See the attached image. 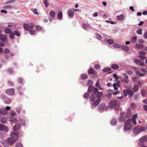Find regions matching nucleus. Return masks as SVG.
<instances>
[{
    "mask_svg": "<svg viewBox=\"0 0 147 147\" xmlns=\"http://www.w3.org/2000/svg\"><path fill=\"white\" fill-rule=\"evenodd\" d=\"M56 14V13L53 10L49 12L50 16L53 18L55 17Z\"/></svg>",
    "mask_w": 147,
    "mask_h": 147,
    "instance_id": "a878e982",
    "label": "nucleus"
},
{
    "mask_svg": "<svg viewBox=\"0 0 147 147\" xmlns=\"http://www.w3.org/2000/svg\"><path fill=\"white\" fill-rule=\"evenodd\" d=\"M10 114L11 116H15L16 115V113L15 111H11L10 113Z\"/></svg>",
    "mask_w": 147,
    "mask_h": 147,
    "instance_id": "864d4df0",
    "label": "nucleus"
},
{
    "mask_svg": "<svg viewBox=\"0 0 147 147\" xmlns=\"http://www.w3.org/2000/svg\"><path fill=\"white\" fill-rule=\"evenodd\" d=\"M121 48L123 50L127 51L129 50V48L126 45H123L121 46Z\"/></svg>",
    "mask_w": 147,
    "mask_h": 147,
    "instance_id": "bb28decb",
    "label": "nucleus"
},
{
    "mask_svg": "<svg viewBox=\"0 0 147 147\" xmlns=\"http://www.w3.org/2000/svg\"><path fill=\"white\" fill-rule=\"evenodd\" d=\"M113 91L112 90L109 89L107 91V95L106 96L108 98H110L111 96V93H112Z\"/></svg>",
    "mask_w": 147,
    "mask_h": 147,
    "instance_id": "4468645a",
    "label": "nucleus"
},
{
    "mask_svg": "<svg viewBox=\"0 0 147 147\" xmlns=\"http://www.w3.org/2000/svg\"><path fill=\"white\" fill-rule=\"evenodd\" d=\"M136 47L139 49H142L144 47L143 45L142 44H137L135 45Z\"/></svg>",
    "mask_w": 147,
    "mask_h": 147,
    "instance_id": "ea45409f",
    "label": "nucleus"
},
{
    "mask_svg": "<svg viewBox=\"0 0 147 147\" xmlns=\"http://www.w3.org/2000/svg\"><path fill=\"white\" fill-rule=\"evenodd\" d=\"M93 88V86H89L88 89V92H91L92 91Z\"/></svg>",
    "mask_w": 147,
    "mask_h": 147,
    "instance_id": "3c124183",
    "label": "nucleus"
},
{
    "mask_svg": "<svg viewBox=\"0 0 147 147\" xmlns=\"http://www.w3.org/2000/svg\"><path fill=\"white\" fill-rule=\"evenodd\" d=\"M1 143L3 146L5 147H8V145L5 140H3L1 141Z\"/></svg>",
    "mask_w": 147,
    "mask_h": 147,
    "instance_id": "473e14b6",
    "label": "nucleus"
},
{
    "mask_svg": "<svg viewBox=\"0 0 147 147\" xmlns=\"http://www.w3.org/2000/svg\"><path fill=\"white\" fill-rule=\"evenodd\" d=\"M106 107V105L104 104H101L98 107V109L100 112H101Z\"/></svg>",
    "mask_w": 147,
    "mask_h": 147,
    "instance_id": "9b49d317",
    "label": "nucleus"
},
{
    "mask_svg": "<svg viewBox=\"0 0 147 147\" xmlns=\"http://www.w3.org/2000/svg\"><path fill=\"white\" fill-rule=\"evenodd\" d=\"M7 140L10 145H12L15 142V140H14L11 137L8 138L7 139Z\"/></svg>",
    "mask_w": 147,
    "mask_h": 147,
    "instance_id": "f3484780",
    "label": "nucleus"
},
{
    "mask_svg": "<svg viewBox=\"0 0 147 147\" xmlns=\"http://www.w3.org/2000/svg\"><path fill=\"white\" fill-rule=\"evenodd\" d=\"M138 115L137 114H136L134 115L132 117V121L133 123L136 125V119L137 118Z\"/></svg>",
    "mask_w": 147,
    "mask_h": 147,
    "instance_id": "1a4fd4ad",
    "label": "nucleus"
},
{
    "mask_svg": "<svg viewBox=\"0 0 147 147\" xmlns=\"http://www.w3.org/2000/svg\"><path fill=\"white\" fill-rule=\"evenodd\" d=\"M117 120L115 119H113L110 122L111 125H115L117 123Z\"/></svg>",
    "mask_w": 147,
    "mask_h": 147,
    "instance_id": "cd10ccee",
    "label": "nucleus"
},
{
    "mask_svg": "<svg viewBox=\"0 0 147 147\" xmlns=\"http://www.w3.org/2000/svg\"><path fill=\"white\" fill-rule=\"evenodd\" d=\"M7 121V119L5 117L2 118L1 119V122L3 124L5 123H6Z\"/></svg>",
    "mask_w": 147,
    "mask_h": 147,
    "instance_id": "e433bc0d",
    "label": "nucleus"
},
{
    "mask_svg": "<svg viewBox=\"0 0 147 147\" xmlns=\"http://www.w3.org/2000/svg\"><path fill=\"white\" fill-rule=\"evenodd\" d=\"M36 29L35 27H33L32 28H31L30 29L29 33L31 35L35 34L36 32Z\"/></svg>",
    "mask_w": 147,
    "mask_h": 147,
    "instance_id": "9d476101",
    "label": "nucleus"
},
{
    "mask_svg": "<svg viewBox=\"0 0 147 147\" xmlns=\"http://www.w3.org/2000/svg\"><path fill=\"white\" fill-rule=\"evenodd\" d=\"M14 37V33L13 32H11L9 34V37L11 39H13Z\"/></svg>",
    "mask_w": 147,
    "mask_h": 147,
    "instance_id": "bf43d9fd",
    "label": "nucleus"
},
{
    "mask_svg": "<svg viewBox=\"0 0 147 147\" xmlns=\"http://www.w3.org/2000/svg\"><path fill=\"white\" fill-rule=\"evenodd\" d=\"M7 39V36L5 35L2 34H0V40L3 41L6 40Z\"/></svg>",
    "mask_w": 147,
    "mask_h": 147,
    "instance_id": "a211bd4d",
    "label": "nucleus"
},
{
    "mask_svg": "<svg viewBox=\"0 0 147 147\" xmlns=\"http://www.w3.org/2000/svg\"><path fill=\"white\" fill-rule=\"evenodd\" d=\"M134 62L136 64H138L140 63V61L139 59H134Z\"/></svg>",
    "mask_w": 147,
    "mask_h": 147,
    "instance_id": "5fc2aeb1",
    "label": "nucleus"
},
{
    "mask_svg": "<svg viewBox=\"0 0 147 147\" xmlns=\"http://www.w3.org/2000/svg\"><path fill=\"white\" fill-rule=\"evenodd\" d=\"M16 147H23V146L22 144L20 143H18L16 144Z\"/></svg>",
    "mask_w": 147,
    "mask_h": 147,
    "instance_id": "774afa93",
    "label": "nucleus"
},
{
    "mask_svg": "<svg viewBox=\"0 0 147 147\" xmlns=\"http://www.w3.org/2000/svg\"><path fill=\"white\" fill-rule=\"evenodd\" d=\"M82 26L83 28L86 30H87L90 28V25L88 23L83 24Z\"/></svg>",
    "mask_w": 147,
    "mask_h": 147,
    "instance_id": "2eb2a0df",
    "label": "nucleus"
},
{
    "mask_svg": "<svg viewBox=\"0 0 147 147\" xmlns=\"http://www.w3.org/2000/svg\"><path fill=\"white\" fill-rule=\"evenodd\" d=\"M34 27H35L36 30H38V31H41L42 29V27L40 26H35L34 25Z\"/></svg>",
    "mask_w": 147,
    "mask_h": 147,
    "instance_id": "c9c22d12",
    "label": "nucleus"
},
{
    "mask_svg": "<svg viewBox=\"0 0 147 147\" xmlns=\"http://www.w3.org/2000/svg\"><path fill=\"white\" fill-rule=\"evenodd\" d=\"M47 0H44L43 1L46 7H47L49 5V4L47 2Z\"/></svg>",
    "mask_w": 147,
    "mask_h": 147,
    "instance_id": "de8ad7c7",
    "label": "nucleus"
},
{
    "mask_svg": "<svg viewBox=\"0 0 147 147\" xmlns=\"http://www.w3.org/2000/svg\"><path fill=\"white\" fill-rule=\"evenodd\" d=\"M113 46L115 48H118L121 47V46L117 43H115L113 45Z\"/></svg>",
    "mask_w": 147,
    "mask_h": 147,
    "instance_id": "8fccbe9b",
    "label": "nucleus"
},
{
    "mask_svg": "<svg viewBox=\"0 0 147 147\" xmlns=\"http://www.w3.org/2000/svg\"><path fill=\"white\" fill-rule=\"evenodd\" d=\"M107 42L110 44H113L114 43V41L111 39H108L107 41Z\"/></svg>",
    "mask_w": 147,
    "mask_h": 147,
    "instance_id": "49530a36",
    "label": "nucleus"
},
{
    "mask_svg": "<svg viewBox=\"0 0 147 147\" xmlns=\"http://www.w3.org/2000/svg\"><path fill=\"white\" fill-rule=\"evenodd\" d=\"M8 113V112L4 109H0V114L3 115H6Z\"/></svg>",
    "mask_w": 147,
    "mask_h": 147,
    "instance_id": "f8f14e48",
    "label": "nucleus"
},
{
    "mask_svg": "<svg viewBox=\"0 0 147 147\" xmlns=\"http://www.w3.org/2000/svg\"><path fill=\"white\" fill-rule=\"evenodd\" d=\"M96 98V94H94V93H92L91 95L90 98V100L91 101H94Z\"/></svg>",
    "mask_w": 147,
    "mask_h": 147,
    "instance_id": "4be33fe9",
    "label": "nucleus"
},
{
    "mask_svg": "<svg viewBox=\"0 0 147 147\" xmlns=\"http://www.w3.org/2000/svg\"><path fill=\"white\" fill-rule=\"evenodd\" d=\"M137 38L136 37L134 36L132 37L131 40V42L133 43H135L136 42L137 40Z\"/></svg>",
    "mask_w": 147,
    "mask_h": 147,
    "instance_id": "c03bdc74",
    "label": "nucleus"
},
{
    "mask_svg": "<svg viewBox=\"0 0 147 147\" xmlns=\"http://www.w3.org/2000/svg\"><path fill=\"white\" fill-rule=\"evenodd\" d=\"M138 89L139 87L137 85H135L132 89L135 92H137L138 90Z\"/></svg>",
    "mask_w": 147,
    "mask_h": 147,
    "instance_id": "c756f323",
    "label": "nucleus"
},
{
    "mask_svg": "<svg viewBox=\"0 0 147 147\" xmlns=\"http://www.w3.org/2000/svg\"><path fill=\"white\" fill-rule=\"evenodd\" d=\"M129 90H123V94L125 96H126L128 94Z\"/></svg>",
    "mask_w": 147,
    "mask_h": 147,
    "instance_id": "72a5a7b5",
    "label": "nucleus"
},
{
    "mask_svg": "<svg viewBox=\"0 0 147 147\" xmlns=\"http://www.w3.org/2000/svg\"><path fill=\"white\" fill-rule=\"evenodd\" d=\"M131 113L130 111V110L129 109H128L127 110L125 116L127 117H129L131 115Z\"/></svg>",
    "mask_w": 147,
    "mask_h": 147,
    "instance_id": "4c0bfd02",
    "label": "nucleus"
},
{
    "mask_svg": "<svg viewBox=\"0 0 147 147\" xmlns=\"http://www.w3.org/2000/svg\"><path fill=\"white\" fill-rule=\"evenodd\" d=\"M111 68L114 69H117L119 68V66L116 64H113L111 66Z\"/></svg>",
    "mask_w": 147,
    "mask_h": 147,
    "instance_id": "b1692460",
    "label": "nucleus"
},
{
    "mask_svg": "<svg viewBox=\"0 0 147 147\" xmlns=\"http://www.w3.org/2000/svg\"><path fill=\"white\" fill-rule=\"evenodd\" d=\"M14 34L15 35L18 36H20V32L17 30H15L14 31Z\"/></svg>",
    "mask_w": 147,
    "mask_h": 147,
    "instance_id": "09e8293b",
    "label": "nucleus"
},
{
    "mask_svg": "<svg viewBox=\"0 0 147 147\" xmlns=\"http://www.w3.org/2000/svg\"><path fill=\"white\" fill-rule=\"evenodd\" d=\"M8 129L5 126L0 124V130L1 131H5L7 132L8 131Z\"/></svg>",
    "mask_w": 147,
    "mask_h": 147,
    "instance_id": "6e6552de",
    "label": "nucleus"
},
{
    "mask_svg": "<svg viewBox=\"0 0 147 147\" xmlns=\"http://www.w3.org/2000/svg\"><path fill=\"white\" fill-rule=\"evenodd\" d=\"M131 119H128L127 121H125V123H126V124H130V123L131 122Z\"/></svg>",
    "mask_w": 147,
    "mask_h": 147,
    "instance_id": "338daca9",
    "label": "nucleus"
},
{
    "mask_svg": "<svg viewBox=\"0 0 147 147\" xmlns=\"http://www.w3.org/2000/svg\"><path fill=\"white\" fill-rule=\"evenodd\" d=\"M84 97L86 98H89V94L87 93H86L85 94Z\"/></svg>",
    "mask_w": 147,
    "mask_h": 147,
    "instance_id": "69168bd1",
    "label": "nucleus"
},
{
    "mask_svg": "<svg viewBox=\"0 0 147 147\" xmlns=\"http://www.w3.org/2000/svg\"><path fill=\"white\" fill-rule=\"evenodd\" d=\"M132 125L130 124H125L124 126V131H128L130 130L132 127Z\"/></svg>",
    "mask_w": 147,
    "mask_h": 147,
    "instance_id": "20e7f679",
    "label": "nucleus"
},
{
    "mask_svg": "<svg viewBox=\"0 0 147 147\" xmlns=\"http://www.w3.org/2000/svg\"><path fill=\"white\" fill-rule=\"evenodd\" d=\"M145 129L144 127H136L134 128L133 133L135 134H138L142 131H144Z\"/></svg>",
    "mask_w": 147,
    "mask_h": 147,
    "instance_id": "f03ea898",
    "label": "nucleus"
},
{
    "mask_svg": "<svg viewBox=\"0 0 147 147\" xmlns=\"http://www.w3.org/2000/svg\"><path fill=\"white\" fill-rule=\"evenodd\" d=\"M20 128V126L18 123L13 128V130L15 131L19 129Z\"/></svg>",
    "mask_w": 147,
    "mask_h": 147,
    "instance_id": "c85d7f7f",
    "label": "nucleus"
},
{
    "mask_svg": "<svg viewBox=\"0 0 147 147\" xmlns=\"http://www.w3.org/2000/svg\"><path fill=\"white\" fill-rule=\"evenodd\" d=\"M125 120V117L124 116L121 115L119 118V121L122 122Z\"/></svg>",
    "mask_w": 147,
    "mask_h": 147,
    "instance_id": "412c9836",
    "label": "nucleus"
},
{
    "mask_svg": "<svg viewBox=\"0 0 147 147\" xmlns=\"http://www.w3.org/2000/svg\"><path fill=\"white\" fill-rule=\"evenodd\" d=\"M140 141L142 143L144 142L147 141V135L142 136L139 139Z\"/></svg>",
    "mask_w": 147,
    "mask_h": 147,
    "instance_id": "ddd939ff",
    "label": "nucleus"
},
{
    "mask_svg": "<svg viewBox=\"0 0 147 147\" xmlns=\"http://www.w3.org/2000/svg\"><path fill=\"white\" fill-rule=\"evenodd\" d=\"M101 101V99L98 98L97 99L94 103L93 105L95 107H97L100 103Z\"/></svg>",
    "mask_w": 147,
    "mask_h": 147,
    "instance_id": "dca6fc26",
    "label": "nucleus"
},
{
    "mask_svg": "<svg viewBox=\"0 0 147 147\" xmlns=\"http://www.w3.org/2000/svg\"><path fill=\"white\" fill-rule=\"evenodd\" d=\"M88 74H94V70L92 68H90L88 71Z\"/></svg>",
    "mask_w": 147,
    "mask_h": 147,
    "instance_id": "603ef678",
    "label": "nucleus"
},
{
    "mask_svg": "<svg viewBox=\"0 0 147 147\" xmlns=\"http://www.w3.org/2000/svg\"><path fill=\"white\" fill-rule=\"evenodd\" d=\"M5 92L8 95H12L14 94L15 90L13 88L8 89L5 90Z\"/></svg>",
    "mask_w": 147,
    "mask_h": 147,
    "instance_id": "39448f33",
    "label": "nucleus"
},
{
    "mask_svg": "<svg viewBox=\"0 0 147 147\" xmlns=\"http://www.w3.org/2000/svg\"><path fill=\"white\" fill-rule=\"evenodd\" d=\"M88 78V76L86 74H83L81 76V78L82 80L86 79Z\"/></svg>",
    "mask_w": 147,
    "mask_h": 147,
    "instance_id": "37998d69",
    "label": "nucleus"
},
{
    "mask_svg": "<svg viewBox=\"0 0 147 147\" xmlns=\"http://www.w3.org/2000/svg\"><path fill=\"white\" fill-rule=\"evenodd\" d=\"M120 86V84L119 82H117L116 84H113V86L114 89L116 90H118L117 87H119Z\"/></svg>",
    "mask_w": 147,
    "mask_h": 147,
    "instance_id": "5701e85b",
    "label": "nucleus"
},
{
    "mask_svg": "<svg viewBox=\"0 0 147 147\" xmlns=\"http://www.w3.org/2000/svg\"><path fill=\"white\" fill-rule=\"evenodd\" d=\"M142 30L141 29H139L137 31V34L141 35L142 34Z\"/></svg>",
    "mask_w": 147,
    "mask_h": 147,
    "instance_id": "052dcab7",
    "label": "nucleus"
},
{
    "mask_svg": "<svg viewBox=\"0 0 147 147\" xmlns=\"http://www.w3.org/2000/svg\"><path fill=\"white\" fill-rule=\"evenodd\" d=\"M24 27L25 30H29L30 31V29L31 28H32L34 26V24L32 23L31 24H24L23 25Z\"/></svg>",
    "mask_w": 147,
    "mask_h": 147,
    "instance_id": "7ed1b4c3",
    "label": "nucleus"
},
{
    "mask_svg": "<svg viewBox=\"0 0 147 147\" xmlns=\"http://www.w3.org/2000/svg\"><path fill=\"white\" fill-rule=\"evenodd\" d=\"M111 69L110 67H107L104 68L102 69V71L104 72H107L110 71Z\"/></svg>",
    "mask_w": 147,
    "mask_h": 147,
    "instance_id": "2f4dec72",
    "label": "nucleus"
},
{
    "mask_svg": "<svg viewBox=\"0 0 147 147\" xmlns=\"http://www.w3.org/2000/svg\"><path fill=\"white\" fill-rule=\"evenodd\" d=\"M11 30L10 28H6L4 31L5 33L9 34L11 32Z\"/></svg>",
    "mask_w": 147,
    "mask_h": 147,
    "instance_id": "7c9ffc66",
    "label": "nucleus"
},
{
    "mask_svg": "<svg viewBox=\"0 0 147 147\" xmlns=\"http://www.w3.org/2000/svg\"><path fill=\"white\" fill-rule=\"evenodd\" d=\"M96 38L98 40H100L101 38V35L98 33L96 34Z\"/></svg>",
    "mask_w": 147,
    "mask_h": 147,
    "instance_id": "13d9d810",
    "label": "nucleus"
},
{
    "mask_svg": "<svg viewBox=\"0 0 147 147\" xmlns=\"http://www.w3.org/2000/svg\"><path fill=\"white\" fill-rule=\"evenodd\" d=\"M62 13L61 11L59 12L58 14V18L59 19H61L62 17Z\"/></svg>",
    "mask_w": 147,
    "mask_h": 147,
    "instance_id": "a18cd8bd",
    "label": "nucleus"
},
{
    "mask_svg": "<svg viewBox=\"0 0 147 147\" xmlns=\"http://www.w3.org/2000/svg\"><path fill=\"white\" fill-rule=\"evenodd\" d=\"M133 94L134 92H133V91L131 90H129L128 94L129 97H131L133 95Z\"/></svg>",
    "mask_w": 147,
    "mask_h": 147,
    "instance_id": "79ce46f5",
    "label": "nucleus"
},
{
    "mask_svg": "<svg viewBox=\"0 0 147 147\" xmlns=\"http://www.w3.org/2000/svg\"><path fill=\"white\" fill-rule=\"evenodd\" d=\"M10 121L13 123H16L18 121L16 118L13 117H11L10 118Z\"/></svg>",
    "mask_w": 147,
    "mask_h": 147,
    "instance_id": "aec40b11",
    "label": "nucleus"
},
{
    "mask_svg": "<svg viewBox=\"0 0 147 147\" xmlns=\"http://www.w3.org/2000/svg\"><path fill=\"white\" fill-rule=\"evenodd\" d=\"M102 94L103 93L102 92H98L96 94V97L97 98H100L102 96Z\"/></svg>",
    "mask_w": 147,
    "mask_h": 147,
    "instance_id": "a19ab883",
    "label": "nucleus"
},
{
    "mask_svg": "<svg viewBox=\"0 0 147 147\" xmlns=\"http://www.w3.org/2000/svg\"><path fill=\"white\" fill-rule=\"evenodd\" d=\"M11 137L14 140H16L18 139V134L12 132L10 134Z\"/></svg>",
    "mask_w": 147,
    "mask_h": 147,
    "instance_id": "423d86ee",
    "label": "nucleus"
},
{
    "mask_svg": "<svg viewBox=\"0 0 147 147\" xmlns=\"http://www.w3.org/2000/svg\"><path fill=\"white\" fill-rule=\"evenodd\" d=\"M3 52L5 53H8L9 52V50L8 49L6 48L4 50Z\"/></svg>",
    "mask_w": 147,
    "mask_h": 147,
    "instance_id": "0e129e2a",
    "label": "nucleus"
},
{
    "mask_svg": "<svg viewBox=\"0 0 147 147\" xmlns=\"http://www.w3.org/2000/svg\"><path fill=\"white\" fill-rule=\"evenodd\" d=\"M116 18L117 20L119 21L122 20L124 18V15L121 14L119 16H117Z\"/></svg>",
    "mask_w": 147,
    "mask_h": 147,
    "instance_id": "393cba45",
    "label": "nucleus"
},
{
    "mask_svg": "<svg viewBox=\"0 0 147 147\" xmlns=\"http://www.w3.org/2000/svg\"><path fill=\"white\" fill-rule=\"evenodd\" d=\"M133 69H134V71H135L136 74H140L139 69L137 67H134Z\"/></svg>",
    "mask_w": 147,
    "mask_h": 147,
    "instance_id": "58836bf2",
    "label": "nucleus"
},
{
    "mask_svg": "<svg viewBox=\"0 0 147 147\" xmlns=\"http://www.w3.org/2000/svg\"><path fill=\"white\" fill-rule=\"evenodd\" d=\"M113 76L115 78L116 81H117L120 78V77L119 76H118L116 75V74H113Z\"/></svg>",
    "mask_w": 147,
    "mask_h": 147,
    "instance_id": "4d7b16f0",
    "label": "nucleus"
},
{
    "mask_svg": "<svg viewBox=\"0 0 147 147\" xmlns=\"http://www.w3.org/2000/svg\"><path fill=\"white\" fill-rule=\"evenodd\" d=\"M68 15L71 17H73L74 14V11L71 10H69L67 11Z\"/></svg>",
    "mask_w": 147,
    "mask_h": 147,
    "instance_id": "6ab92c4d",
    "label": "nucleus"
},
{
    "mask_svg": "<svg viewBox=\"0 0 147 147\" xmlns=\"http://www.w3.org/2000/svg\"><path fill=\"white\" fill-rule=\"evenodd\" d=\"M94 67L95 69H100V65L98 64H96L95 65Z\"/></svg>",
    "mask_w": 147,
    "mask_h": 147,
    "instance_id": "e2e57ef3",
    "label": "nucleus"
},
{
    "mask_svg": "<svg viewBox=\"0 0 147 147\" xmlns=\"http://www.w3.org/2000/svg\"><path fill=\"white\" fill-rule=\"evenodd\" d=\"M139 78V77L138 76H136L132 78L133 81L136 82Z\"/></svg>",
    "mask_w": 147,
    "mask_h": 147,
    "instance_id": "6e6d98bb",
    "label": "nucleus"
},
{
    "mask_svg": "<svg viewBox=\"0 0 147 147\" xmlns=\"http://www.w3.org/2000/svg\"><path fill=\"white\" fill-rule=\"evenodd\" d=\"M31 10L32 12L34 13L35 14L38 15L39 14V13H38L37 9L35 8H32L31 9Z\"/></svg>",
    "mask_w": 147,
    "mask_h": 147,
    "instance_id": "f704fd0d",
    "label": "nucleus"
},
{
    "mask_svg": "<svg viewBox=\"0 0 147 147\" xmlns=\"http://www.w3.org/2000/svg\"><path fill=\"white\" fill-rule=\"evenodd\" d=\"M3 7L5 9H10L12 7L10 5H7L4 6Z\"/></svg>",
    "mask_w": 147,
    "mask_h": 147,
    "instance_id": "680f3d73",
    "label": "nucleus"
},
{
    "mask_svg": "<svg viewBox=\"0 0 147 147\" xmlns=\"http://www.w3.org/2000/svg\"><path fill=\"white\" fill-rule=\"evenodd\" d=\"M138 53L139 54V58L143 60L145 59L146 58L145 55L146 53L144 52L139 51L138 52Z\"/></svg>",
    "mask_w": 147,
    "mask_h": 147,
    "instance_id": "0eeeda50",
    "label": "nucleus"
},
{
    "mask_svg": "<svg viewBox=\"0 0 147 147\" xmlns=\"http://www.w3.org/2000/svg\"><path fill=\"white\" fill-rule=\"evenodd\" d=\"M119 103L116 101H112L109 104V107L111 108H114L116 111H118L119 109Z\"/></svg>",
    "mask_w": 147,
    "mask_h": 147,
    "instance_id": "f257e3e1",
    "label": "nucleus"
}]
</instances>
